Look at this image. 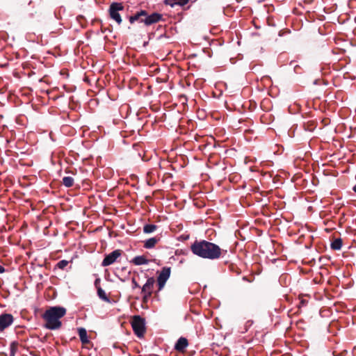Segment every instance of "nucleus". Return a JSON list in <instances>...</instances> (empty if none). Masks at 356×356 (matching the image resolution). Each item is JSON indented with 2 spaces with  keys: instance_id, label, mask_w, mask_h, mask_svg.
<instances>
[{
  "instance_id": "obj_5",
  "label": "nucleus",
  "mask_w": 356,
  "mask_h": 356,
  "mask_svg": "<svg viewBox=\"0 0 356 356\" xmlns=\"http://www.w3.org/2000/svg\"><path fill=\"white\" fill-rule=\"evenodd\" d=\"M123 9V6L121 3H113L110 7V15L112 19L117 22L118 24L122 22V18L118 13L119 10H122Z\"/></svg>"
},
{
  "instance_id": "obj_18",
  "label": "nucleus",
  "mask_w": 356,
  "mask_h": 356,
  "mask_svg": "<svg viewBox=\"0 0 356 356\" xmlns=\"http://www.w3.org/2000/svg\"><path fill=\"white\" fill-rule=\"evenodd\" d=\"M145 15H146V13L145 11H141L140 13H138L136 14L135 15L131 16L130 17V22L133 23L135 21H137L139 19L141 20V19H142L141 17H143V16L145 17Z\"/></svg>"
},
{
  "instance_id": "obj_20",
  "label": "nucleus",
  "mask_w": 356,
  "mask_h": 356,
  "mask_svg": "<svg viewBox=\"0 0 356 356\" xmlns=\"http://www.w3.org/2000/svg\"><path fill=\"white\" fill-rule=\"evenodd\" d=\"M69 264V261L67 260H61L58 261L56 264L57 267L60 269H64Z\"/></svg>"
},
{
  "instance_id": "obj_10",
  "label": "nucleus",
  "mask_w": 356,
  "mask_h": 356,
  "mask_svg": "<svg viewBox=\"0 0 356 356\" xmlns=\"http://www.w3.org/2000/svg\"><path fill=\"white\" fill-rule=\"evenodd\" d=\"M188 346V340L184 337H180L175 343V349L179 352L182 353L185 350Z\"/></svg>"
},
{
  "instance_id": "obj_24",
  "label": "nucleus",
  "mask_w": 356,
  "mask_h": 356,
  "mask_svg": "<svg viewBox=\"0 0 356 356\" xmlns=\"http://www.w3.org/2000/svg\"><path fill=\"white\" fill-rule=\"evenodd\" d=\"M353 191L356 193V185L353 187Z\"/></svg>"
},
{
  "instance_id": "obj_9",
  "label": "nucleus",
  "mask_w": 356,
  "mask_h": 356,
  "mask_svg": "<svg viewBox=\"0 0 356 356\" xmlns=\"http://www.w3.org/2000/svg\"><path fill=\"white\" fill-rule=\"evenodd\" d=\"M145 17L144 19H141V22H144L147 25H149L154 23H156L160 20L161 18V15L158 13H153L152 15L149 16H145Z\"/></svg>"
},
{
  "instance_id": "obj_21",
  "label": "nucleus",
  "mask_w": 356,
  "mask_h": 356,
  "mask_svg": "<svg viewBox=\"0 0 356 356\" xmlns=\"http://www.w3.org/2000/svg\"><path fill=\"white\" fill-rule=\"evenodd\" d=\"M209 91L210 92V93L212 95V97H214V98H218L222 95V90H209Z\"/></svg>"
},
{
  "instance_id": "obj_17",
  "label": "nucleus",
  "mask_w": 356,
  "mask_h": 356,
  "mask_svg": "<svg viewBox=\"0 0 356 356\" xmlns=\"http://www.w3.org/2000/svg\"><path fill=\"white\" fill-rule=\"evenodd\" d=\"M63 184L66 187H71L74 184V179L72 177H64Z\"/></svg>"
},
{
  "instance_id": "obj_22",
  "label": "nucleus",
  "mask_w": 356,
  "mask_h": 356,
  "mask_svg": "<svg viewBox=\"0 0 356 356\" xmlns=\"http://www.w3.org/2000/svg\"><path fill=\"white\" fill-rule=\"evenodd\" d=\"M133 289L140 287L139 284L136 282L135 279H132Z\"/></svg>"
},
{
  "instance_id": "obj_13",
  "label": "nucleus",
  "mask_w": 356,
  "mask_h": 356,
  "mask_svg": "<svg viewBox=\"0 0 356 356\" xmlns=\"http://www.w3.org/2000/svg\"><path fill=\"white\" fill-rule=\"evenodd\" d=\"M158 241L159 238L156 237L150 238L145 241L144 247L147 249L152 248L155 246Z\"/></svg>"
},
{
  "instance_id": "obj_1",
  "label": "nucleus",
  "mask_w": 356,
  "mask_h": 356,
  "mask_svg": "<svg viewBox=\"0 0 356 356\" xmlns=\"http://www.w3.org/2000/svg\"><path fill=\"white\" fill-rule=\"evenodd\" d=\"M191 250L194 254L211 260L220 258L222 252L218 245L204 240L195 241L191 245Z\"/></svg>"
},
{
  "instance_id": "obj_4",
  "label": "nucleus",
  "mask_w": 356,
  "mask_h": 356,
  "mask_svg": "<svg viewBox=\"0 0 356 356\" xmlns=\"http://www.w3.org/2000/svg\"><path fill=\"white\" fill-rule=\"evenodd\" d=\"M170 268L169 267H164L161 270L158 278V285H159V290L161 291L164 287L167 280L169 279L170 276Z\"/></svg>"
},
{
  "instance_id": "obj_26",
  "label": "nucleus",
  "mask_w": 356,
  "mask_h": 356,
  "mask_svg": "<svg viewBox=\"0 0 356 356\" xmlns=\"http://www.w3.org/2000/svg\"><path fill=\"white\" fill-rule=\"evenodd\" d=\"M49 90H45V92H46V93H47V95H49Z\"/></svg>"
},
{
  "instance_id": "obj_23",
  "label": "nucleus",
  "mask_w": 356,
  "mask_h": 356,
  "mask_svg": "<svg viewBox=\"0 0 356 356\" xmlns=\"http://www.w3.org/2000/svg\"><path fill=\"white\" fill-rule=\"evenodd\" d=\"M5 272V268L3 266L0 265V273H3Z\"/></svg>"
},
{
  "instance_id": "obj_3",
  "label": "nucleus",
  "mask_w": 356,
  "mask_h": 356,
  "mask_svg": "<svg viewBox=\"0 0 356 356\" xmlns=\"http://www.w3.org/2000/svg\"><path fill=\"white\" fill-rule=\"evenodd\" d=\"M131 326L135 334L141 337L145 331V320L139 316H134L131 321Z\"/></svg>"
},
{
  "instance_id": "obj_12",
  "label": "nucleus",
  "mask_w": 356,
  "mask_h": 356,
  "mask_svg": "<svg viewBox=\"0 0 356 356\" xmlns=\"http://www.w3.org/2000/svg\"><path fill=\"white\" fill-rule=\"evenodd\" d=\"M78 334H79L80 340L83 344H87L89 343L87 331L85 328H83V327L79 328Z\"/></svg>"
},
{
  "instance_id": "obj_2",
  "label": "nucleus",
  "mask_w": 356,
  "mask_h": 356,
  "mask_svg": "<svg viewBox=\"0 0 356 356\" xmlns=\"http://www.w3.org/2000/svg\"><path fill=\"white\" fill-rule=\"evenodd\" d=\"M66 314V309L62 307H52L46 310L43 314L46 324L45 327L49 330H56L61 327L60 318Z\"/></svg>"
},
{
  "instance_id": "obj_19",
  "label": "nucleus",
  "mask_w": 356,
  "mask_h": 356,
  "mask_svg": "<svg viewBox=\"0 0 356 356\" xmlns=\"http://www.w3.org/2000/svg\"><path fill=\"white\" fill-rule=\"evenodd\" d=\"M97 293H98L99 297L101 299L106 300V301H108V298H107L105 291L102 289H101V288L98 289Z\"/></svg>"
},
{
  "instance_id": "obj_6",
  "label": "nucleus",
  "mask_w": 356,
  "mask_h": 356,
  "mask_svg": "<svg viewBox=\"0 0 356 356\" xmlns=\"http://www.w3.org/2000/svg\"><path fill=\"white\" fill-rule=\"evenodd\" d=\"M122 251L120 250H115L107 254L104 260L102 261V266H108L113 264L118 258L121 256Z\"/></svg>"
},
{
  "instance_id": "obj_14",
  "label": "nucleus",
  "mask_w": 356,
  "mask_h": 356,
  "mask_svg": "<svg viewBox=\"0 0 356 356\" xmlns=\"http://www.w3.org/2000/svg\"><path fill=\"white\" fill-rule=\"evenodd\" d=\"M188 0H165V3L167 5L173 7L175 5L184 6L188 3Z\"/></svg>"
},
{
  "instance_id": "obj_15",
  "label": "nucleus",
  "mask_w": 356,
  "mask_h": 356,
  "mask_svg": "<svg viewBox=\"0 0 356 356\" xmlns=\"http://www.w3.org/2000/svg\"><path fill=\"white\" fill-rule=\"evenodd\" d=\"M342 247V241L341 238L334 239L331 243V248L333 250H339Z\"/></svg>"
},
{
  "instance_id": "obj_7",
  "label": "nucleus",
  "mask_w": 356,
  "mask_h": 356,
  "mask_svg": "<svg viewBox=\"0 0 356 356\" xmlns=\"http://www.w3.org/2000/svg\"><path fill=\"white\" fill-rule=\"evenodd\" d=\"M154 282L155 281L153 277H149L147 279L146 283L142 287V293H143L144 300H146L151 296L152 293Z\"/></svg>"
},
{
  "instance_id": "obj_8",
  "label": "nucleus",
  "mask_w": 356,
  "mask_h": 356,
  "mask_svg": "<svg viewBox=\"0 0 356 356\" xmlns=\"http://www.w3.org/2000/svg\"><path fill=\"white\" fill-rule=\"evenodd\" d=\"M13 322V316L10 314L0 315V331H3L9 327Z\"/></svg>"
},
{
  "instance_id": "obj_16",
  "label": "nucleus",
  "mask_w": 356,
  "mask_h": 356,
  "mask_svg": "<svg viewBox=\"0 0 356 356\" xmlns=\"http://www.w3.org/2000/svg\"><path fill=\"white\" fill-rule=\"evenodd\" d=\"M157 227L155 225L148 224L143 227V232L146 234H150L156 231Z\"/></svg>"
},
{
  "instance_id": "obj_25",
  "label": "nucleus",
  "mask_w": 356,
  "mask_h": 356,
  "mask_svg": "<svg viewBox=\"0 0 356 356\" xmlns=\"http://www.w3.org/2000/svg\"><path fill=\"white\" fill-rule=\"evenodd\" d=\"M301 304H302V305H305V301L302 300V301H301Z\"/></svg>"
},
{
  "instance_id": "obj_11",
  "label": "nucleus",
  "mask_w": 356,
  "mask_h": 356,
  "mask_svg": "<svg viewBox=\"0 0 356 356\" xmlns=\"http://www.w3.org/2000/svg\"><path fill=\"white\" fill-rule=\"evenodd\" d=\"M131 262L134 265L140 266V265L148 264L149 261L146 258V257L141 255V256L135 257L132 259Z\"/></svg>"
}]
</instances>
